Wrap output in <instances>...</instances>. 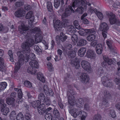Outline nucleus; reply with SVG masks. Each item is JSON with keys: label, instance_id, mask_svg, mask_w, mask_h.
<instances>
[{"label": "nucleus", "instance_id": "obj_1", "mask_svg": "<svg viewBox=\"0 0 120 120\" xmlns=\"http://www.w3.org/2000/svg\"><path fill=\"white\" fill-rule=\"evenodd\" d=\"M34 43V39L31 38L27 39L23 43L21 46L22 48L24 49L23 53L18 52L19 56L18 61L15 64V68L14 69V72L16 73L19 69L20 65H22L24 64V60L27 62L29 58L30 55L31 56V59L32 60H34L35 58V55L33 53L30 52L31 50L30 47L32 46Z\"/></svg>", "mask_w": 120, "mask_h": 120}, {"label": "nucleus", "instance_id": "obj_2", "mask_svg": "<svg viewBox=\"0 0 120 120\" xmlns=\"http://www.w3.org/2000/svg\"><path fill=\"white\" fill-rule=\"evenodd\" d=\"M75 0L74 2L72 5L74 9H75V7H78L81 5L77 8L76 11L80 14H82L83 12V9L86 8V5L85 2V0Z\"/></svg>", "mask_w": 120, "mask_h": 120}, {"label": "nucleus", "instance_id": "obj_3", "mask_svg": "<svg viewBox=\"0 0 120 120\" xmlns=\"http://www.w3.org/2000/svg\"><path fill=\"white\" fill-rule=\"evenodd\" d=\"M102 84L103 85L106 87H111L112 85V82L110 79L106 76H105L101 78Z\"/></svg>", "mask_w": 120, "mask_h": 120}, {"label": "nucleus", "instance_id": "obj_4", "mask_svg": "<svg viewBox=\"0 0 120 120\" xmlns=\"http://www.w3.org/2000/svg\"><path fill=\"white\" fill-rule=\"evenodd\" d=\"M104 61L102 63V66L103 67L106 68L108 64L109 65L111 64L112 63V60L111 58L109 56L106 55L103 56Z\"/></svg>", "mask_w": 120, "mask_h": 120}, {"label": "nucleus", "instance_id": "obj_5", "mask_svg": "<svg viewBox=\"0 0 120 120\" xmlns=\"http://www.w3.org/2000/svg\"><path fill=\"white\" fill-rule=\"evenodd\" d=\"M74 10H73L72 7L69 6L68 7L66 8L65 11L62 14V18H63L67 17L71 14L72 11L74 12Z\"/></svg>", "mask_w": 120, "mask_h": 120}, {"label": "nucleus", "instance_id": "obj_6", "mask_svg": "<svg viewBox=\"0 0 120 120\" xmlns=\"http://www.w3.org/2000/svg\"><path fill=\"white\" fill-rule=\"evenodd\" d=\"M4 51L0 49V71L2 72L5 71V67L4 65V61L3 59L1 57L3 56L4 54Z\"/></svg>", "mask_w": 120, "mask_h": 120}, {"label": "nucleus", "instance_id": "obj_7", "mask_svg": "<svg viewBox=\"0 0 120 120\" xmlns=\"http://www.w3.org/2000/svg\"><path fill=\"white\" fill-rule=\"evenodd\" d=\"M81 64L82 68L86 71H90L91 67L89 63L86 61L83 60L81 63Z\"/></svg>", "mask_w": 120, "mask_h": 120}, {"label": "nucleus", "instance_id": "obj_8", "mask_svg": "<svg viewBox=\"0 0 120 120\" xmlns=\"http://www.w3.org/2000/svg\"><path fill=\"white\" fill-rule=\"evenodd\" d=\"M79 79L82 83L85 84L88 82L89 80L88 76L85 73H82Z\"/></svg>", "mask_w": 120, "mask_h": 120}, {"label": "nucleus", "instance_id": "obj_9", "mask_svg": "<svg viewBox=\"0 0 120 120\" xmlns=\"http://www.w3.org/2000/svg\"><path fill=\"white\" fill-rule=\"evenodd\" d=\"M53 22L55 30L57 31H60L62 27L60 21L59 20H53Z\"/></svg>", "mask_w": 120, "mask_h": 120}, {"label": "nucleus", "instance_id": "obj_10", "mask_svg": "<svg viewBox=\"0 0 120 120\" xmlns=\"http://www.w3.org/2000/svg\"><path fill=\"white\" fill-rule=\"evenodd\" d=\"M71 66L75 67L76 69H79L80 67L79 62L77 58H76L75 59L71 60Z\"/></svg>", "mask_w": 120, "mask_h": 120}, {"label": "nucleus", "instance_id": "obj_11", "mask_svg": "<svg viewBox=\"0 0 120 120\" xmlns=\"http://www.w3.org/2000/svg\"><path fill=\"white\" fill-rule=\"evenodd\" d=\"M14 90L16 91L18 90V97L19 99L16 100L17 102H18V103H20L23 102V100L22 99V91L21 90V89H18L17 88H15Z\"/></svg>", "mask_w": 120, "mask_h": 120}, {"label": "nucleus", "instance_id": "obj_12", "mask_svg": "<svg viewBox=\"0 0 120 120\" xmlns=\"http://www.w3.org/2000/svg\"><path fill=\"white\" fill-rule=\"evenodd\" d=\"M29 29V27L27 25L22 24L19 26V30L21 34L25 33L26 31Z\"/></svg>", "mask_w": 120, "mask_h": 120}, {"label": "nucleus", "instance_id": "obj_13", "mask_svg": "<svg viewBox=\"0 0 120 120\" xmlns=\"http://www.w3.org/2000/svg\"><path fill=\"white\" fill-rule=\"evenodd\" d=\"M87 56L92 59H94L96 56L95 51L93 50L89 49L87 52Z\"/></svg>", "mask_w": 120, "mask_h": 120}, {"label": "nucleus", "instance_id": "obj_14", "mask_svg": "<svg viewBox=\"0 0 120 120\" xmlns=\"http://www.w3.org/2000/svg\"><path fill=\"white\" fill-rule=\"evenodd\" d=\"M26 12L22 9L18 10L15 13V15L17 17H20L24 16Z\"/></svg>", "mask_w": 120, "mask_h": 120}, {"label": "nucleus", "instance_id": "obj_15", "mask_svg": "<svg viewBox=\"0 0 120 120\" xmlns=\"http://www.w3.org/2000/svg\"><path fill=\"white\" fill-rule=\"evenodd\" d=\"M71 94L67 95L68 97V101L69 104L71 105L72 103L75 102V96H74L75 94L71 93Z\"/></svg>", "mask_w": 120, "mask_h": 120}, {"label": "nucleus", "instance_id": "obj_16", "mask_svg": "<svg viewBox=\"0 0 120 120\" xmlns=\"http://www.w3.org/2000/svg\"><path fill=\"white\" fill-rule=\"evenodd\" d=\"M113 26H117L120 25V21L115 15L113 14Z\"/></svg>", "mask_w": 120, "mask_h": 120}, {"label": "nucleus", "instance_id": "obj_17", "mask_svg": "<svg viewBox=\"0 0 120 120\" xmlns=\"http://www.w3.org/2000/svg\"><path fill=\"white\" fill-rule=\"evenodd\" d=\"M96 53L98 54H100L102 53L103 51L102 45L101 44H98L97 45L96 48Z\"/></svg>", "mask_w": 120, "mask_h": 120}, {"label": "nucleus", "instance_id": "obj_18", "mask_svg": "<svg viewBox=\"0 0 120 120\" xmlns=\"http://www.w3.org/2000/svg\"><path fill=\"white\" fill-rule=\"evenodd\" d=\"M107 26V24L105 22L101 23L99 29L101 31H107L108 29Z\"/></svg>", "mask_w": 120, "mask_h": 120}, {"label": "nucleus", "instance_id": "obj_19", "mask_svg": "<svg viewBox=\"0 0 120 120\" xmlns=\"http://www.w3.org/2000/svg\"><path fill=\"white\" fill-rule=\"evenodd\" d=\"M87 43L86 40L85 39L81 38L79 39L77 44L78 46H83L86 45Z\"/></svg>", "mask_w": 120, "mask_h": 120}, {"label": "nucleus", "instance_id": "obj_20", "mask_svg": "<svg viewBox=\"0 0 120 120\" xmlns=\"http://www.w3.org/2000/svg\"><path fill=\"white\" fill-rule=\"evenodd\" d=\"M77 111L75 108L71 109L69 111L70 113L71 114L74 118H75L78 116H79V112L80 111L78 112L77 113Z\"/></svg>", "mask_w": 120, "mask_h": 120}, {"label": "nucleus", "instance_id": "obj_21", "mask_svg": "<svg viewBox=\"0 0 120 120\" xmlns=\"http://www.w3.org/2000/svg\"><path fill=\"white\" fill-rule=\"evenodd\" d=\"M0 111L3 115H6L9 112V109L5 106L0 109Z\"/></svg>", "mask_w": 120, "mask_h": 120}, {"label": "nucleus", "instance_id": "obj_22", "mask_svg": "<svg viewBox=\"0 0 120 120\" xmlns=\"http://www.w3.org/2000/svg\"><path fill=\"white\" fill-rule=\"evenodd\" d=\"M86 51V48L83 47L80 48L78 50V55L81 57L83 56Z\"/></svg>", "mask_w": 120, "mask_h": 120}, {"label": "nucleus", "instance_id": "obj_23", "mask_svg": "<svg viewBox=\"0 0 120 120\" xmlns=\"http://www.w3.org/2000/svg\"><path fill=\"white\" fill-rule=\"evenodd\" d=\"M15 99L12 98H8L7 99L6 102L7 104L9 105H11L13 106H15Z\"/></svg>", "mask_w": 120, "mask_h": 120}, {"label": "nucleus", "instance_id": "obj_24", "mask_svg": "<svg viewBox=\"0 0 120 120\" xmlns=\"http://www.w3.org/2000/svg\"><path fill=\"white\" fill-rule=\"evenodd\" d=\"M30 65L33 68H38L39 64L36 60H32L30 63Z\"/></svg>", "mask_w": 120, "mask_h": 120}, {"label": "nucleus", "instance_id": "obj_25", "mask_svg": "<svg viewBox=\"0 0 120 120\" xmlns=\"http://www.w3.org/2000/svg\"><path fill=\"white\" fill-rule=\"evenodd\" d=\"M68 30L69 34L76 32V30L72 25L69 26H68Z\"/></svg>", "mask_w": 120, "mask_h": 120}, {"label": "nucleus", "instance_id": "obj_26", "mask_svg": "<svg viewBox=\"0 0 120 120\" xmlns=\"http://www.w3.org/2000/svg\"><path fill=\"white\" fill-rule=\"evenodd\" d=\"M35 37V42L36 43L42 41V37L39 33L36 34Z\"/></svg>", "mask_w": 120, "mask_h": 120}, {"label": "nucleus", "instance_id": "obj_27", "mask_svg": "<svg viewBox=\"0 0 120 120\" xmlns=\"http://www.w3.org/2000/svg\"><path fill=\"white\" fill-rule=\"evenodd\" d=\"M79 116L80 115L81 120H85L87 116V113L85 112L80 111L79 112Z\"/></svg>", "mask_w": 120, "mask_h": 120}, {"label": "nucleus", "instance_id": "obj_28", "mask_svg": "<svg viewBox=\"0 0 120 120\" xmlns=\"http://www.w3.org/2000/svg\"><path fill=\"white\" fill-rule=\"evenodd\" d=\"M85 32L86 34H94L96 33V30L93 29H83Z\"/></svg>", "mask_w": 120, "mask_h": 120}, {"label": "nucleus", "instance_id": "obj_29", "mask_svg": "<svg viewBox=\"0 0 120 120\" xmlns=\"http://www.w3.org/2000/svg\"><path fill=\"white\" fill-rule=\"evenodd\" d=\"M37 77L38 79L43 82H45V79L43 74L41 73H38Z\"/></svg>", "mask_w": 120, "mask_h": 120}, {"label": "nucleus", "instance_id": "obj_30", "mask_svg": "<svg viewBox=\"0 0 120 120\" xmlns=\"http://www.w3.org/2000/svg\"><path fill=\"white\" fill-rule=\"evenodd\" d=\"M41 102L39 100L37 101H34L33 102H30L31 106L34 108L37 107L40 104Z\"/></svg>", "mask_w": 120, "mask_h": 120}, {"label": "nucleus", "instance_id": "obj_31", "mask_svg": "<svg viewBox=\"0 0 120 120\" xmlns=\"http://www.w3.org/2000/svg\"><path fill=\"white\" fill-rule=\"evenodd\" d=\"M96 36L94 34H91L88 36L86 37L87 40L90 41H92L94 40Z\"/></svg>", "mask_w": 120, "mask_h": 120}, {"label": "nucleus", "instance_id": "obj_32", "mask_svg": "<svg viewBox=\"0 0 120 120\" xmlns=\"http://www.w3.org/2000/svg\"><path fill=\"white\" fill-rule=\"evenodd\" d=\"M33 15V12L32 11H30L28 12L26 14L25 18L26 19L32 18V20H31V21L32 22L34 19V17L32 16Z\"/></svg>", "mask_w": 120, "mask_h": 120}, {"label": "nucleus", "instance_id": "obj_33", "mask_svg": "<svg viewBox=\"0 0 120 120\" xmlns=\"http://www.w3.org/2000/svg\"><path fill=\"white\" fill-rule=\"evenodd\" d=\"M76 53L75 51H70L68 52V57L73 58L76 56Z\"/></svg>", "mask_w": 120, "mask_h": 120}, {"label": "nucleus", "instance_id": "obj_34", "mask_svg": "<svg viewBox=\"0 0 120 120\" xmlns=\"http://www.w3.org/2000/svg\"><path fill=\"white\" fill-rule=\"evenodd\" d=\"M45 95L44 93H40L38 95V99L41 102H43L45 98Z\"/></svg>", "mask_w": 120, "mask_h": 120}, {"label": "nucleus", "instance_id": "obj_35", "mask_svg": "<svg viewBox=\"0 0 120 120\" xmlns=\"http://www.w3.org/2000/svg\"><path fill=\"white\" fill-rule=\"evenodd\" d=\"M43 102H44L43 103H45L46 105H50L51 103L50 98L47 96H46L44 101Z\"/></svg>", "mask_w": 120, "mask_h": 120}, {"label": "nucleus", "instance_id": "obj_36", "mask_svg": "<svg viewBox=\"0 0 120 120\" xmlns=\"http://www.w3.org/2000/svg\"><path fill=\"white\" fill-rule=\"evenodd\" d=\"M36 70L32 67H29L27 69V72L31 74H34L36 72Z\"/></svg>", "mask_w": 120, "mask_h": 120}, {"label": "nucleus", "instance_id": "obj_37", "mask_svg": "<svg viewBox=\"0 0 120 120\" xmlns=\"http://www.w3.org/2000/svg\"><path fill=\"white\" fill-rule=\"evenodd\" d=\"M34 49L38 54L39 55L41 53L42 50L38 45H35L34 46Z\"/></svg>", "mask_w": 120, "mask_h": 120}, {"label": "nucleus", "instance_id": "obj_38", "mask_svg": "<svg viewBox=\"0 0 120 120\" xmlns=\"http://www.w3.org/2000/svg\"><path fill=\"white\" fill-rule=\"evenodd\" d=\"M60 39L62 42L64 41L67 38V37L63 33H61L60 34Z\"/></svg>", "mask_w": 120, "mask_h": 120}, {"label": "nucleus", "instance_id": "obj_39", "mask_svg": "<svg viewBox=\"0 0 120 120\" xmlns=\"http://www.w3.org/2000/svg\"><path fill=\"white\" fill-rule=\"evenodd\" d=\"M7 86V83L5 82L0 83V91L4 90Z\"/></svg>", "mask_w": 120, "mask_h": 120}, {"label": "nucleus", "instance_id": "obj_40", "mask_svg": "<svg viewBox=\"0 0 120 120\" xmlns=\"http://www.w3.org/2000/svg\"><path fill=\"white\" fill-rule=\"evenodd\" d=\"M106 44L108 47V49L111 51L112 50V42L110 40L107 41H106Z\"/></svg>", "mask_w": 120, "mask_h": 120}, {"label": "nucleus", "instance_id": "obj_41", "mask_svg": "<svg viewBox=\"0 0 120 120\" xmlns=\"http://www.w3.org/2000/svg\"><path fill=\"white\" fill-rule=\"evenodd\" d=\"M17 120H23L24 116L21 112H20L16 116Z\"/></svg>", "mask_w": 120, "mask_h": 120}, {"label": "nucleus", "instance_id": "obj_42", "mask_svg": "<svg viewBox=\"0 0 120 120\" xmlns=\"http://www.w3.org/2000/svg\"><path fill=\"white\" fill-rule=\"evenodd\" d=\"M45 118L46 120H52V115L50 113H46L45 116Z\"/></svg>", "mask_w": 120, "mask_h": 120}, {"label": "nucleus", "instance_id": "obj_43", "mask_svg": "<svg viewBox=\"0 0 120 120\" xmlns=\"http://www.w3.org/2000/svg\"><path fill=\"white\" fill-rule=\"evenodd\" d=\"M47 7L49 11L51 12L52 10V7L51 2H48L47 3Z\"/></svg>", "mask_w": 120, "mask_h": 120}, {"label": "nucleus", "instance_id": "obj_44", "mask_svg": "<svg viewBox=\"0 0 120 120\" xmlns=\"http://www.w3.org/2000/svg\"><path fill=\"white\" fill-rule=\"evenodd\" d=\"M95 14L100 20H101L103 19V15L101 12L97 11V12H96Z\"/></svg>", "mask_w": 120, "mask_h": 120}, {"label": "nucleus", "instance_id": "obj_45", "mask_svg": "<svg viewBox=\"0 0 120 120\" xmlns=\"http://www.w3.org/2000/svg\"><path fill=\"white\" fill-rule=\"evenodd\" d=\"M71 39L72 41L74 42H76L78 40V37L77 35L75 34H73L71 35Z\"/></svg>", "mask_w": 120, "mask_h": 120}, {"label": "nucleus", "instance_id": "obj_46", "mask_svg": "<svg viewBox=\"0 0 120 120\" xmlns=\"http://www.w3.org/2000/svg\"><path fill=\"white\" fill-rule=\"evenodd\" d=\"M101 118L102 117L100 115L97 114L94 116L92 120H101Z\"/></svg>", "mask_w": 120, "mask_h": 120}, {"label": "nucleus", "instance_id": "obj_47", "mask_svg": "<svg viewBox=\"0 0 120 120\" xmlns=\"http://www.w3.org/2000/svg\"><path fill=\"white\" fill-rule=\"evenodd\" d=\"M60 3V0H54V6L55 8H57L59 7Z\"/></svg>", "mask_w": 120, "mask_h": 120}, {"label": "nucleus", "instance_id": "obj_48", "mask_svg": "<svg viewBox=\"0 0 120 120\" xmlns=\"http://www.w3.org/2000/svg\"><path fill=\"white\" fill-rule=\"evenodd\" d=\"M5 106H6V104L5 103L4 100L3 99L0 98V108Z\"/></svg>", "mask_w": 120, "mask_h": 120}, {"label": "nucleus", "instance_id": "obj_49", "mask_svg": "<svg viewBox=\"0 0 120 120\" xmlns=\"http://www.w3.org/2000/svg\"><path fill=\"white\" fill-rule=\"evenodd\" d=\"M47 68L50 71H53V68L52 67V65L51 63L49 62L47 64Z\"/></svg>", "mask_w": 120, "mask_h": 120}, {"label": "nucleus", "instance_id": "obj_50", "mask_svg": "<svg viewBox=\"0 0 120 120\" xmlns=\"http://www.w3.org/2000/svg\"><path fill=\"white\" fill-rule=\"evenodd\" d=\"M74 24L76 29L79 30L80 29V26L78 22L77 21H75L74 22Z\"/></svg>", "mask_w": 120, "mask_h": 120}, {"label": "nucleus", "instance_id": "obj_51", "mask_svg": "<svg viewBox=\"0 0 120 120\" xmlns=\"http://www.w3.org/2000/svg\"><path fill=\"white\" fill-rule=\"evenodd\" d=\"M45 105L44 103H42L41 102L40 104L37 107L38 109H40L42 110H45Z\"/></svg>", "mask_w": 120, "mask_h": 120}, {"label": "nucleus", "instance_id": "obj_52", "mask_svg": "<svg viewBox=\"0 0 120 120\" xmlns=\"http://www.w3.org/2000/svg\"><path fill=\"white\" fill-rule=\"evenodd\" d=\"M24 84L26 86L30 88L32 86L31 83L27 81H25Z\"/></svg>", "mask_w": 120, "mask_h": 120}, {"label": "nucleus", "instance_id": "obj_53", "mask_svg": "<svg viewBox=\"0 0 120 120\" xmlns=\"http://www.w3.org/2000/svg\"><path fill=\"white\" fill-rule=\"evenodd\" d=\"M109 20L110 23L112 25V13L109 14L108 16Z\"/></svg>", "mask_w": 120, "mask_h": 120}, {"label": "nucleus", "instance_id": "obj_54", "mask_svg": "<svg viewBox=\"0 0 120 120\" xmlns=\"http://www.w3.org/2000/svg\"><path fill=\"white\" fill-rule=\"evenodd\" d=\"M104 96L106 98L108 99L110 98L111 96L109 92H107L106 91L105 92Z\"/></svg>", "mask_w": 120, "mask_h": 120}, {"label": "nucleus", "instance_id": "obj_55", "mask_svg": "<svg viewBox=\"0 0 120 120\" xmlns=\"http://www.w3.org/2000/svg\"><path fill=\"white\" fill-rule=\"evenodd\" d=\"M40 30V28L36 27L30 30V31L31 32L35 33H36V32H39Z\"/></svg>", "mask_w": 120, "mask_h": 120}, {"label": "nucleus", "instance_id": "obj_56", "mask_svg": "<svg viewBox=\"0 0 120 120\" xmlns=\"http://www.w3.org/2000/svg\"><path fill=\"white\" fill-rule=\"evenodd\" d=\"M44 91L45 93V94H48V92L49 91V90L48 86L46 85H44Z\"/></svg>", "mask_w": 120, "mask_h": 120}, {"label": "nucleus", "instance_id": "obj_57", "mask_svg": "<svg viewBox=\"0 0 120 120\" xmlns=\"http://www.w3.org/2000/svg\"><path fill=\"white\" fill-rule=\"evenodd\" d=\"M114 55L115 57L116 56L118 55V53L116 49V48H113V55Z\"/></svg>", "mask_w": 120, "mask_h": 120}, {"label": "nucleus", "instance_id": "obj_58", "mask_svg": "<svg viewBox=\"0 0 120 120\" xmlns=\"http://www.w3.org/2000/svg\"><path fill=\"white\" fill-rule=\"evenodd\" d=\"M23 3L20 1H18L16 2L15 5L17 7H18L22 6Z\"/></svg>", "mask_w": 120, "mask_h": 120}, {"label": "nucleus", "instance_id": "obj_59", "mask_svg": "<svg viewBox=\"0 0 120 120\" xmlns=\"http://www.w3.org/2000/svg\"><path fill=\"white\" fill-rule=\"evenodd\" d=\"M84 108L85 110L87 111H89L90 109V107L87 103H86L85 104Z\"/></svg>", "mask_w": 120, "mask_h": 120}, {"label": "nucleus", "instance_id": "obj_60", "mask_svg": "<svg viewBox=\"0 0 120 120\" xmlns=\"http://www.w3.org/2000/svg\"><path fill=\"white\" fill-rule=\"evenodd\" d=\"M53 113L54 115L56 117H59L60 116V113L57 110H54L53 111Z\"/></svg>", "mask_w": 120, "mask_h": 120}, {"label": "nucleus", "instance_id": "obj_61", "mask_svg": "<svg viewBox=\"0 0 120 120\" xmlns=\"http://www.w3.org/2000/svg\"><path fill=\"white\" fill-rule=\"evenodd\" d=\"M68 22V20L67 19H64L62 22V24L64 27H66Z\"/></svg>", "mask_w": 120, "mask_h": 120}, {"label": "nucleus", "instance_id": "obj_62", "mask_svg": "<svg viewBox=\"0 0 120 120\" xmlns=\"http://www.w3.org/2000/svg\"><path fill=\"white\" fill-rule=\"evenodd\" d=\"M62 56H60V57H59L57 55H56L55 57L54 58V60L55 61H57L62 60Z\"/></svg>", "mask_w": 120, "mask_h": 120}, {"label": "nucleus", "instance_id": "obj_63", "mask_svg": "<svg viewBox=\"0 0 120 120\" xmlns=\"http://www.w3.org/2000/svg\"><path fill=\"white\" fill-rule=\"evenodd\" d=\"M38 111L39 113L41 115H42L44 113H45V110H42L40 109H38Z\"/></svg>", "mask_w": 120, "mask_h": 120}, {"label": "nucleus", "instance_id": "obj_64", "mask_svg": "<svg viewBox=\"0 0 120 120\" xmlns=\"http://www.w3.org/2000/svg\"><path fill=\"white\" fill-rule=\"evenodd\" d=\"M25 118L27 120H30L31 117V115L29 113H26L25 115Z\"/></svg>", "mask_w": 120, "mask_h": 120}]
</instances>
